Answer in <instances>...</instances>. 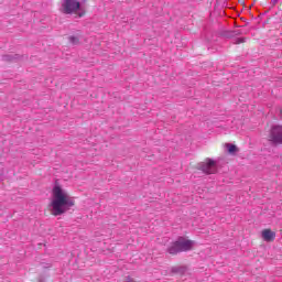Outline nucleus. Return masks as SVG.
I'll use <instances>...</instances> for the list:
<instances>
[{
	"mask_svg": "<svg viewBox=\"0 0 282 282\" xmlns=\"http://www.w3.org/2000/svg\"><path fill=\"white\" fill-rule=\"evenodd\" d=\"M74 204H76L74 197H72V195H69V193L66 192V189L56 182L52 188V215H54V217L64 215V213H67V210L74 207Z\"/></svg>",
	"mask_w": 282,
	"mask_h": 282,
	"instance_id": "1",
	"label": "nucleus"
},
{
	"mask_svg": "<svg viewBox=\"0 0 282 282\" xmlns=\"http://www.w3.org/2000/svg\"><path fill=\"white\" fill-rule=\"evenodd\" d=\"M59 10L62 14H76L77 19H83L86 14L85 8L80 7L78 0H62Z\"/></svg>",
	"mask_w": 282,
	"mask_h": 282,
	"instance_id": "2",
	"label": "nucleus"
},
{
	"mask_svg": "<svg viewBox=\"0 0 282 282\" xmlns=\"http://www.w3.org/2000/svg\"><path fill=\"white\" fill-rule=\"evenodd\" d=\"M195 241L188 240L185 237H178L174 242L167 248L169 254H180V252H188L193 250Z\"/></svg>",
	"mask_w": 282,
	"mask_h": 282,
	"instance_id": "3",
	"label": "nucleus"
},
{
	"mask_svg": "<svg viewBox=\"0 0 282 282\" xmlns=\"http://www.w3.org/2000/svg\"><path fill=\"white\" fill-rule=\"evenodd\" d=\"M198 169L207 175H213L217 173V163L213 159H206L205 162L198 164Z\"/></svg>",
	"mask_w": 282,
	"mask_h": 282,
	"instance_id": "4",
	"label": "nucleus"
},
{
	"mask_svg": "<svg viewBox=\"0 0 282 282\" xmlns=\"http://www.w3.org/2000/svg\"><path fill=\"white\" fill-rule=\"evenodd\" d=\"M268 138L272 144H282V126H273Z\"/></svg>",
	"mask_w": 282,
	"mask_h": 282,
	"instance_id": "5",
	"label": "nucleus"
},
{
	"mask_svg": "<svg viewBox=\"0 0 282 282\" xmlns=\"http://www.w3.org/2000/svg\"><path fill=\"white\" fill-rule=\"evenodd\" d=\"M261 237L263 241H274V239H276V232L272 231L271 229H264L261 232Z\"/></svg>",
	"mask_w": 282,
	"mask_h": 282,
	"instance_id": "6",
	"label": "nucleus"
},
{
	"mask_svg": "<svg viewBox=\"0 0 282 282\" xmlns=\"http://www.w3.org/2000/svg\"><path fill=\"white\" fill-rule=\"evenodd\" d=\"M227 150L229 153H237V145L228 143Z\"/></svg>",
	"mask_w": 282,
	"mask_h": 282,
	"instance_id": "7",
	"label": "nucleus"
},
{
	"mask_svg": "<svg viewBox=\"0 0 282 282\" xmlns=\"http://www.w3.org/2000/svg\"><path fill=\"white\" fill-rule=\"evenodd\" d=\"M69 43H72L73 45H77V43H78V37H76V36H69Z\"/></svg>",
	"mask_w": 282,
	"mask_h": 282,
	"instance_id": "8",
	"label": "nucleus"
},
{
	"mask_svg": "<svg viewBox=\"0 0 282 282\" xmlns=\"http://www.w3.org/2000/svg\"><path fill=\"white\" fill-rule=\"evenodd\" d=\"M4 61H12V57L10 55H6Z\"/></svg>",
	"mask_w": 282,
	"mask_h": 282,
	"instance_id": "9",
	"label": "nucleus"
},
{
	"mask_svg": "<svg viewBox=\"0 0 282 282\" xmlns=\"http://www.w3.org/2000/svg\"><path fill=\"white\" fill-rule=\"evenodd\" d=\"M172 272H180V268H172Z\"/></svg>",
	"mask_w": 282,
	"mask_h": 282,
	"instance_id": "10",
	"label": "nucleus"
},
{
	"mask_svg": "<svg viewBox=\"0 0 282 282\" xmlns=\"http://www.w3.org/2000/svg\"><path fill=\"white\" fill-rule=\"evenodd\" d=\"M238 43H245L243 39L238 40Z\"/></svg>",
	"mask_w": 282,
	"mask_h": 282,
	"instance_id": "11",
	"label": "nucleus"
},
{
	"mask_svg": "<svg viewBox=\"0 0 282 282\" xmlns=\"http://www.w3.org/2000/svg\"><path fill=\"white\" fill-rule=\"evenodd\" d=\"M0 180H1V174H0Z\"/></svg>",
	"mask_w": 282,
	"mask_h": 282,
	"instance_id": "12",
	"label": "nucleus"
}]
</instances>
